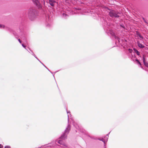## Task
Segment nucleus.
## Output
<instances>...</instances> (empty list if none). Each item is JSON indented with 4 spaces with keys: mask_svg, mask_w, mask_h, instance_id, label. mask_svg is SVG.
I'll use <instances>...</instances> for the list:
<instances>
[{
    "mask_svg": "<svg viewBox=\"0 0 148 148\" xmlns=\"http://www.w3.org/2000/svg\"><path fill=\"white\" fill-rule=\"evenodd\" d=\"M137 35L139 36V37L140 38H142V36L141 35H140L139 33H137Z\"/></svg>",
    "mask_w": 148,
    "mask_h": 148,
    "instance_id": "obj_8",
    "label": "nucleus"
},
{
    "mask_svg": "<svg viewBox=\"0 0 148 148\" xmlns=\"http://www.w3.org/2000/svg\"><path fill=\"white\" fill-rule=\"evenodd\" d=\"M136 60L137 61V62H138V63L140 65L141 64L139 62V61L138 60Z\"/></svg>",
    "mask_w": 148,
    "mask_h": 148,
    "instance_id": "obj_14",
    "label": "nucleus"
},
{
    "mask_svg": "<svg viewBox=\"0 0 148 148\" xmlns=\"http://www.w3.org/2000/svg\"><path fill=\"white\" fill-rule=\"evenodd\" d=\"M4 27V26L3 25H0V27Z\"/></svg>",
    "mask_w": 148,
    "mask_h": 148,
    "instance_id": "obj_11",
    "label": "nucleus"
},
{
    "mask_svg": "<svg viewBox=\"0 0 148 148\" xmlns=\"http://www.w3.org/2000/svg\"><path fill=\"white\" fill-rule=\"evenodd\" d=\"M4 148H10V146H5Z\"/></svg>",
    "mask_w": 148,
    "mask_h": 148,
    "instance_id": "obj_10",
    "label": "nucleus"
},
{
    "mask_svg": "<svg viewBox=\"0 0 148 148\" xmlns=\"http://www.w3.org/2000/svg\"><path fill=\"white\" fill-rule=\"evenodd\" d=\"M109 15L111 16H114L115 17H118L119 16L115 13V12L113 11H110L109 13Z\"/></svg>",
    "mask_w": 148,
    "mask_h": 148,
    "instance_id": "obj_2",
    "label": "nucleus"
},
{
    "mask_svg": "<svg viewBox=\"0 0 148 148\" xmlns=\"http://www.w3.org/2000/svg\"><path fill=\"white\" fill-rule=\"evenodd\" d=\"M47 2L49 3L52 6H54L55 4L56 3V2L53 0H47Z\"/></svg>",
    "mask_w": 148,
    "mask_h": 148,
    "instance_id": "obj_3",
    "label": "nucleus"
},
{
    "mask_svg": "<svg viewBox=\"0 0 148 148\" xmlns=\"http://www.w3.org/2000/svg\"><path fill=\"white\" fill-rule=\"evenodd\" d=\"M134 50L135 53H136L138 55H139V52L136 49H134Z\"/></svg>",
    "mask_w": 148,
    "mask_h": 148,
    "instance_id": "obj_4",
    "label": "nucleus"
},
{
    "mask_svg": "<svg viewBox=\"0 0 148 148\" xmlns=\"http://www.w3.org/2000/svg\"><path fill=\"white\" fill-rule=\"evenodd\" d=\"M36 11L34 9H30L29 10L28 12V17L32 20H34L36 17L35 15Z\"/></svg>",
    "mask_w": 148,
    "mask_h": 148,
    "instance_id": "obj_1",
    "label": "nucleus"
},
{
    "mask_svg": "<svg viewBox=\"0 0 148 148\" xmlns=\"http://www.w3.org/2000/svg\"><path fill=\"white\" fill-rule=\"evenodd\" d=\"M18 41H19V42L20 43H21V40L19 39H18Z\"/></svg>",
    "mask_w": 148,
    "mask_h": 148,
    "instance_id": "obj_13",
    "label": "nucleus"
},
{
    "mask_svg": "<svg viewBox=\"0 0 148 148\" xmlns=\"http://www.w3.org/2000/svg\"><path fill=\"white\" fill-rule=\"evenodd\" d=\"M58 143L60 144H62V140H59L58 141Z\"/></svg>",
    "mask_w": 148,
    "mask_h": 148,
    "instance_id": "obj_9",
    "label": "nucleus"
},
{
    "mask_svg": "<svg viewBox=\"0 0 148 148\" xmlns=\"http://www.w3.org/2000/svg\"><path fill=\"white\" fill-rule=\"evenodd\" d=\"M3 147V146L1 145H0V148H1Z\"/></svg>",
    "mask_w": 148,
    "mask_h": 148,
    "instance_id": "obj_15",
    "label": "nucleus"
},
{
    "mask_svg": "<svg viewBox=\"0 0 148 148\" xmlns=\"http://www.w3.org/2000/svg\"><path fill=\"white\" fill-rule=\"evenodd\" d=\"M33 2L36 5H37V0H32Z\"/></svg>",
    "mask_w": 148,
    "mask_h": 148,
    "instance_id": "obj_6",
    "label": "nucleus"
},
{
    "mask_svg": "<svg viewBox=\"0 0 148 148\" xmlns=\"http://www.w3.org/2000/svg\"><path fill=\"white\" fill-rule=\"evenodd\" d=\"M138 46L140 48H143L144 46L142 44H140V43H138Z\"/></svg>",
    "mask_w": 148,
    "mask_h": 148,
    "instance_id": "obj_5",
    "label": "nucleus"
},
{
    "mask_svg": "<svg viewBox=\"0 0 148 148\" xmlns=\"http://www.w3.org/2000/svg\"><path fill=\"white\" fill-rule=\"evenodd\" d=\"M22 46L24 48H25L26 47V46L25 45H24L23 44H22Z\"/></svg>",
    "mask_w": 148,
    "mask_h": 148,
    "instance_id": "obj_12",
    "label": "nucleus"
},
{
    "mask_svg": "<svg viewBox=\"0 0 148 148\" xmlns=\"http://www.w3.org/2000/svg\"><path fill=\"white\" fill-rule=\"evenodd\" d=\"M143 63H144V65H145L146 66H148V64H147L145 62V61L144 59H143Z\"/></svg>",
    "mask_w": 148,
    "mask_h": 148,
    "instance_id": "obj_7",
    "label": "nucleus"
}]
</instances>
